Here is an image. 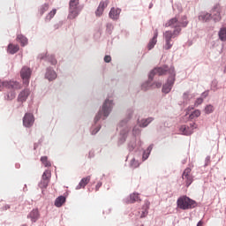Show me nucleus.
Listing matches in <instances>:
<instances>
[{
  "instance_id": "obj_1",
  "label": "nucleus",
  "mask_w": 226,
  "mask_h": 226,
  "mask_svg": "<svg viewBox=\"0 0 226 226\" xmlns=\"http://www.w3.org/2000/svg\"><path fill=\"white\" fill-rule=\"evenodd\" d=\"M188 26V19L186 16H183L181 20L177 17L170 19L168 22L165 23V27H174V31H166L164 33L165 38V50H170L172 49V43H170L172 38H176L181 34V27H186Z\"/></svg>"
},
{
  "instance_id": "obj_2",
  "label": "nucleus",
  "mask_w": 226,
  "mask_h": 226,
  "mask_svg": "<svg viewBox=\"0 0 226 226\" xmlns=\"http://www.w3.org/2000/svg\"><path fill=\"white\" fill-rule=\"evenodd\" d=\"M166 73H170V76L169 77L167 83L162 87V93L166 94L170 93L172 90V86H174V82H176V72L174 68H170L167 66L154 68L149 74L150 80H153V77L154 75H166Z\"/></svg>"
},
{
  "instance_id": "obj_3",
  "label": "nucleus",
  "mask_w": 226,
  "mask_h": 226,
  "mask_svg": "<svg viewBox=\"0 0 226 226\" xmlns=\"http://www.w3.org/2000/svg\"><path fill=\"white\" fill-rule=\"evenodd\" d=\"M177 207L179 209H193L197 207V202L187 196H182L177 200Z\"/></svg>"
},
{
  "instance_id": "obj_4",
  "label": "nucleus",
  "mask_w": 226,
  "mask_h": 226,
  "mask_svg": "<svg viewBox=\"0 0 226 226\" xmlns=\"http://www.w3.org/2000/svg\"><path fill=\"white\" fill-rule=\"evenodd\" d=\"M82 11V6H80L79 0H71L69 2V16L71 19H77L79 13Z\"/></svg>"
},
{
  "instance_id": "obj_5",
  "label": "nucleus",
  "mask_w": 226,
  "mask_h": 226,
  "mask_svg": "<svg viewBox=\"0 0 226 226\" xmlns=\"http://www.w3.org/2000/svg\"><path fill=\"white\" fill-rule=\"evenodd\" d=\"M113 105L114 104L112 103V101L106 100L102 105V109L100 110L99 113L95 116V123H98V121L102 119V116H103L104 117H108V116L110 114V110H112Z\"/></svg>"
},
{
  "instance_id": "obj_6",
  "label": "nucleus",
  "mask_w": 226,
  "mask_h": 226,
  "mask_svg": "<svg viewBox=\"0 0 226 226\" xmlns=\"http://www.w3.org/2000/svg\"><path fill=\"white\" fill-rule=\"evenodd\" d=\"M4 87L6 89H20V84L17 81H3L0 79V91H3Z\"/></svg>"
},
{
  "instance_id": "obj_7",
  "label": "nucleus",
  "mask_w": 226,
  "mask_h": 226,
  "mask_svg": "<svg viewBox=\"0 0 226 226\" xmlns=\"http://www.w3.org/2000/svg\"><path fill=\"white\" fill-rule=\"evenodd\" d=\"M32 71L29 67H23L20 72L21 79L25 86H29V79H31Z\"/></svg>"
},
{
  "instance_id": "obj_8",
  "label": "nucleus",
  "mask_w": 226,
  "mask_h": 226,
  "mask_svg": "<svg viewBox=\"0 0 226 226\" xmlns=\"http://www.w3.org/2000/svg\"><path fill=\"white\" fill-rule=\"evenodd\" d=\"M182 178L185 181V185L188 187L193 183V176H192V169L186 168L182 175Z\"/></svg>"
},
{
  "instance_id": "obj_9",
  "label": "nucleus",
  "mask_w": 226,
  "mask_h": 226,
  "mask_svg": "<svg viewBox=\"0 0 226 226\" xmlns=\"http://www.w3.org/2000/svg\"><path fill=\"white\" fill-rule=\"evenodd\" d=\"M33 124H34V117L31 113H26L23 117V125L31 128Z\"/></svg>"
},
{
  "instance_id": "obj_10",
  "label": "nucleus",
  "mask_w": 226,
  "mask_h": 226,
  "mask_svg": "<svg viewBox=\"0 0 226 226\" xmlns=\"http://www.w3.org/2000/svg\"><path fill=\"white\" fill-rule=\"evenodd\" d=\"M31 94V91L29 89H24L22 90L19 94L18 95V102L20 103H24L29 98V95Z\"/></svg>"
},
{
  "instance_id": "obj_11",
  "label": "nucleus",
  "mask_w": 226,
  "mask_h": 226,
  "mask_svg": "<svg viewBox=\"0 0 226 226\" xmlns=\"http://www.w3.org/2000/svg\"><path fill=\"white\" fill-rule=\"evenodd\" d=\"M91 181V176H87V177H83L79 184L77 185L76 190H80L81 188H86L89 182Z\"/></svg>"
},
{
  "instance_id": "obj_12",
  "label": "nucleus",
  "mask_w": 226,
  "mask_h": 226,
  "mask_svg": "<svg viewBox=\"0 0 226 226\" xmlns=\"http://www.w3.org/2000/svg\"><path fill=\"white\" fill-rule=\"evenodd\" d=\"M120 14H121V9H116V8H111L109 13V18H111L112 20H117V19H119Z\"/></svg>"
},
{
  "instance_id": "obj_13",
  "label": "nucleus",
  "mask_w": 226,
  "mask_h": 226,
  "mask_svg": "<svg viewBox=\"0 0 226 226\" xmlns=\"http://www.w3.org/2000/svg\"><path fill=\"white\" fill-rule=\"evenodd\" d=\"M45 77L48 80H56V79H57V74L54 70L48 69Z\"/></svg>"
},
{
  "instance_id": "obj_14",
  "label": "nucleus",
  "mask_w": 226,
  "mask_h": 226,
  "mask_svg": "<svg viewBox=\"0 0 226 226\" xmlns=\"http://www.w3.org/2000/svg\"><path fill=\"white\" fill-rule=\"evenodd\" d=\"M27 218H30L32 222H34L38 220V218H40V212L38 211V209H34L29 213Z\"/></svg>"
},
{
  "instance_id": "obj_15",
  "label": "nucleus",
  "mask_w": 226,
  "mask_h": 226,
  "mask_svg": "<svg viewBox=\"0 0 226 226\" xmlns=\"http://www.w3.org/2000/svg\"><path fill=\"white\" fill-rule=\"evenodd\" d=\"M158 38V30H155L154 37L152 38V40L149 41L148 43V50H151L152 49H154V46L156 45V41Z\"/></svg>"
},
{
  "instance_id": "obj_16",
  "label": "nucleus",
  "mask_w": 226,
  "mask_h": 226,
  "mask_svg": "<svg viewBox=\"0 0 226 226\" xmlns=\"http://www.w3.org/2000/svg\"><path fill=\"white\" fill-rule=\"evenodd\" d=\"M180 132L183 133V135H192V133H193V128L191 129L190 126L182 125L180 127Z\"/></svg>"
},
{
  "instance_id": "obj_17",
  "label": "nucleus",
  "mask_w": 226,
  "mask_h": 226,
  "mask_svg": "<svg viewBox=\"0 0 226 226\" xmlns=\"http://www.w3.org/2000/svg\"><path fill=\"white\" fill-rule=\"evenodd\" d=\"M66 202V198L64 196H59L55 200L56 207H61Z\"/></svg>"
},
{
  "instance_id": "obj_18",
  "label": "nucleus",
  "mask_w": 226,
  "mask_h": 226,
  "mask_svg": "<svg viewBox=\"0 0 226 226\" xmlns=\"http://www.w3.org/2000/svg\"><path fill=\"white\" fill-rule=\"evenodd\" d=\"M19 45H14V44H9L8 45V49L7 51L9 52V54H17V51L19 50Z\"/></svg>"
},
{
  "instance_id": "obj_19",
  "label": "nucleus",
  "mask_w": 226,
  "mask_h": 226,
  "mask_svg": "<svg viewBox=\"0 0 226 226\" xmlns=\"http://www.w3.org/2000/svg\"><path fill=\"white\" fill-rule=\"evenodd\" d=\"M17 41H19L22 47H26L27 44V38L22 34L17 36Z\"/></svg>"
},
{
  "instance_id": "obj_20",
  "label": "nucleus",
  "mask_w": 226,
  "mask_h": 226,
  "mask_svg": "<svg viewBox=\"0 0 226 226\" xmlns=\"http://www.w3.org/2000/svg\"><path fill=\"white\" fill-rule=\"evenodd\" d=\"M219 40H221V41H226V27H222L220 29L219 33Z\"/></svg>"
},
{
  "instance_id": "obj_21",
  "label": "nucleus",
  "mask_w": 226,
  "mask_h": 226,
  "mask_svg": "<svg viewBox=\"0 0 226 226\" xmlns=\"http://www.w3.org/2000/svg\"><path fill=\"white\" fill-rule=\"evenodd\" d=\"M211 19V14L203 12L201 15L199 16V20L202 22H207V20Z\"/></svg>"
},
{
  "instance_id": "obj_22",
  "label": "nucleus",
  "mask_w": 226,
  "mask_h": 226,
  "mask_svg": "<svg viewBox=\"0 0 226 226\" xmlns=\"http://www.w3.org/2000/svg\"><path fill=\"white\" fill-rule=\"evenodd\" d=\"M41 162L44 165V167H51L52 164L50 163V161H49V157L42 156L41 157Z\"/></svg>"
},
{
  "instance_id": "obj_23",
  "label": "nucleus",
  "mask_w": 226,
  "mask_h": 226,
  "mask_svg": "<svg viewBox=\"0 0 226 226\" xmlns=\"http://www.w3.org/2000/svg\"><path fill=\"white\" fill-rule=\"evenodd\" d=\"M138 200H140L139 197V193H132L130 196V200L129 202L131 204H133L134 202H138Z\"/></svg>"
},
{
  "instance_id": "obj_24",
  "label": "nucleus",
  "mask_w": 226,
  "mask_h": 226,
  "mask_svg": "<svg viewBox=\"0 0 226 226\" xmlns=\"http://www.w3.org/2000/svg\"><path fill=\"white\" fill-rule=\"evenodd\" d=\"M52 174L50 173V170H45L42 174V180L50 181Z\"/></svg>"
},
{
  "instance_id": "obj_25",
  "label": "nucleus",
  "mask_w": 226,
  "mask_h": 226,
  "mask_svg": "<svg viewBox=\"0 0 226 226\" xmlns=\"http://www.w3.org/2000/svg\"><path fill=\"white\" fill-rule=\"evenodd\" d=\"M49 4H42L40 9H39V11L41 13V15H43V13H45V11H49Z\"/></svg>"
},
{
  "instance_id": "obj_26",
  "label": "nucleus",
  "mask_w": 226,
  "mask_h": 226,
  "mask_svg": "<svg viewBox=\"0 0 226 226\" xmlns=\"http://www.w3.org/2000/svg\"><path fill=\"white\" fill-rule=\"evenodd\" d=\"M56 13H57V10L53 9L47 16L46 20H52L54 17L56 16Z\"/></svg>"
},
{
  "instance_id": "obj_27",
  "label": "nucleus",
  "mask_w": 226,
  "mask_h": 226,
  "mask_svg": "<svg viewBox=\"0 0 226 226\" xmlns=\"http://www.w3.org/2000/svg\"><path fill=\"white\" fill-rule=\"evenodd\" d=\"M151 121H153V118L143 119L141 120V123H139V126H141L142 128H146V126H147V124H149Z\"/></svg>"
},
{
  "instance_id": "obj_28",
  "label": "nucleus",
  "mask_w": 226,
  "mask_h": 226,
  "mask_svg": "<svg viewBox=\"0 0 226 226\" xmlns=\"http://www.w3.org/2000/svg\"><path fill=\"white\" fill-rule=\"evenodd\" d=\"M49 183H50V181L41 179L40 184H39V187L42 188V189L47 188V186H49Z\"/></svg>"
},
{
  "instance_id": "obj_29",
  "label": "nucleus",
  "mask_w": 226,
  "mask_h": 226,
  "mask_svg": "<svg viewBox=\"0 0 226 226\" xmlns=\"http://www.w3.org/2000/svg\"><path fill=\"white\" fill-rule=\"evenodd\" d=\"M214 110H215V108L211 104L207 105L205 108L206 114H211L214 112Z\"/></svg>"
},
{
  "instance_id": "obj_30",
  "label": "nucleus",
  "mask_w": 226,
  "mask_h": 226,
  "mask_svg": "<svg viewBox=\"0 0 226 226\" xmlns=\"http://www.w3.org/2000/svg\"><path fill=\"white\" fill-rule=\"evenodd\" d=\"M200 116V110L196 109L190 115V119H195V117H199Z\"/></svg>"
},
{
  "instance_id": "obj_31",
  "label": "nucleus",
  "mask_w": 226,
  "mask_h": 226,
  "mask_svg": "<svg viewBox=\"0 0 226 226\" xmlns=\"http://www.w3.org/2000/svg\"><path fill=\"white\" fill-rule=\"evenodd\" d=\"M107 6H109V2L102 1L98 7L101 8L102 10H105V8H107Z\"/></svg>"
},
{
  "instance_id": "obj_32",
  "label": "nucleus",
  "mask_w": 226,
  "mask_h": 226,
  "mask_svg": "<svg viewBox=\"0 0 226 226\" xmlns=\"http://www.w3.org/2000/svg\"><path fill=\"white\" fill-rule=\"evenodd\" d=\"M140 164L139 163V161L132 159L131 161V167H132V169H137V167H139Z\"/></svg>"
},
{
  "instance_id": "obj_33",
  "label": "nucleus",
  "mask_w": 226,
  "mask_h": 226,
  "mask_svg": "<svg viewBox=\"0 0 226 226\" xmlns=\"http://www.w3.org/2000/svg\"><path fill=\"white\" fill-rule=\"evenodd\" d=\"M103 11H104L103 9L98 7L97 10H96V11H95V15H96L97 17H102V15H103Z\"/></svg>"
},
{
  "instance_id": "obj_34",
  "label": "nucleus",
  "mask_w": 226,
  "mask_h": 226,
  "mask_svg": "<svg viewBox=\"0 0 226 226\" xmlns=\"http://www.w3.org/2000/svg\"><path fill=\"white\" fill-rule=\"evenodd\" d=\"M214 20L215 22H220V20H222V16H220V12L214 14Z\"/></svg>"
},
{
  "instance_id": "obj_35",
  "label": "nucleus",
  "mask_w": 226,
  "mask_h": 226,
  "mask_svg": "<svg viewBox=\"0 0 226 226\" xmlns=\"http://www.w3.org/2000/svg\"><path fill=\"white\" fill-rule=\"evenodd\" d=\"M15 98V92H11V94H8L5 97V100H13Z\"/></svg>"
},
{
  "instance_id": "obj_36",
  "label": "nucleus",
  "mask_w": 226,
  "mask_h": 226,
  "mask_svg": "<svg viewBox=\"0 0 226 226\" xmlns=\"http://www.w3.org/2000/svg\"><path fill=\"white\" fill-rule=\"evenodd\" d=\"M204 102V99H202V97H200L196 100L195 102V105L199 106V105H202V102Z\"/></svg>"
},
{
  "instance_id": "obj_37",
  "label": "nucleus",
  "mask_w": 226,
  "mask_h": 226,
  "mask_svg": "<svg viewBox=\"0 0 226 226\" xmlns=\"http://www.w3.org/2000/svg\"><path fill=\"white\" fill-rule=\"evenodd\" d=\"M112 61V57L109 55L104 56V62L105 63H110Z\"/></svg>"
},
{
  "instance_id": "obj_38",
  "label": "nucleus",
  "mask_w": 226,
  "mask_h": 226,
  "mask_svg": "<svg viewBox=\"0 0 226 226\" xmlns=\"http://www.w3.org/2000/svg\"><path fill=\"white\" fill-rule=\"evenodd\" d=\"M184 100H188L190 98V92H185L183 94Z\"/></svg>"
},
{
  "instance_id": "obj_39",
  "label": "nucleus",
  "mask_w": 226,
  "mask_h": 226,
  "mask_svg": "<svg viewBox=\"0 0 226 226\" xmlns=\"http://www.w3.org/2000/svg\"><path fill=\"white\" fill-rule=\"evenodd\" d=\"M106 27L108 31H112V29H114V26L111 23H108Z\"/></svg>"
},
{
  "instance_id": "obj_40",
  "label": "nucleus",
  "mask_w": 226,
  "mask_h": 226,
  "mask_svg": "<svg viewBox=\"0 0 226 226\" xmlns=\"http://www.w3.org/2000/svg\"><path fill=\"white\" fill-rule=\"evenodd\" d=\"M146 216H147V210H144L141 215H140V218H146Z\"/></svg>"
},
{
  "instance_id": "obj_41",
  "label": "nucleus",
  "mask_w": 226,
  "mask_h": 226,
  "mask_svg": "<svg viewBox=\"0 0 226 226\" xmlns=\"http://www.w3.org/2000/svg\"><path fill=\"white\" fill-rule=\"evenodd\" d=\"M102 182H98L97 185H95V190L96 192H98V190H100V188H102Z\"/></svg>"
},
{
  "instance_id": "obj_42",
  "label": "nucleus",
  "mask_w": 226,
  "mask_h": 226,
  "mask_svg": "<svg viewBox=\"0 0 226 226\" xmlns=\"http://www.w3.org/2000/svg\"><path fill=\"white\" fill-rule=\"evenodd\" d=\"M147 158H149V153L144 152V154H143V160H147Z\"/></svg>"
},
{
  "instance_id": "obj_43",
  "label": "nucleus",
  "mask_w": 226,
  "mask_h": 226,
  "mask_svg": "<svg viewBox=\"0 0 226 226\" xmlns=\"http://www.w3.org/2000/svg\"><path fill=\"white\" fill-rule=\"evenodd\" d=\"M189 127H191V129L193 128V130H195V128H197V125L195 124V123H192L190 124Z\"/></svg>"
},
{
  "instance_id": "obj_44",
  "label": "nucleus",
  "mask_w": 226,
  "mask_h": 226,
  "mask_svg": "<svg viewBox=\"0 0 226 226\" xmlns=\"http://www.w3.org/2000/svg\"><path fill=\"white\" fill-rule=\"evenodd\" d=\"M197 226H204V222L200 221L197 224Z\"/></svg>"
},
{
  "instance_id": "obj_45",
  "label": "nucleus",
  "mask_w": 226,
  "mask_h": 226,
  "mask_svg": "<svg viewBox=\"0 0 226 226\" xmlns=\"http://www.w3.org/2000/svg\"><path fill=\"white\" fill-rule=\"evenodd\" d=\"M155 86H156V87H162V83H161V82H157V83L155 84Z\"/></svg>"
},
{
  "instance_id": "obj_46",
  "label": "nucleus",
  "mask_w": 226,
  "mask_h": 226,
  "mask_svg": "<svg viewBox=\"0 0 226 226\" xmlns=\"http://www.w3.org/2000/svg\"><path fill=\"white\" fill-rule=\"evenodd\" d=\"M6 209H10V207L8 206V205H6L5 207H4V210L6 211Z\"/></svg>"
},
{
  "instance_id": "obj_47",
  "label": "nucleus",
  "mask_w": 226,
  "mask_h": 226,
  "mask_svg": "<svg viewBox=\"0 0 226 226\" xmlns=\"http://www.w3.org/2000/svg\"><path fill=\"white\" fill-rule=\"evenodd\" d=\"M151 149H153V147H148V148H147V151H151Z\"/></svg>"
},
{
  "instance_id": "obj_48",
  "label": "nucleus",
  "mask_w": 226,
  "mask_h": 226,
  "mask_svg": "<svg viewBox=\"0 0 226 226\" xmlns=\"http://www.w3.org/2000/svg\"><path fill=\"white\" fill-rule=\"evenodd\" d=\"M56 63H57V61L54 60V61L52 62V64H56Z\"/></svg>"
},
{
  "instance_id": "obj_49",
  "label": "nucleus",
  "mask_w": 226,
  "mask_h": 226,
  "mask_svg": "<svg viewBox=\"0 0 226 226\" xmlns=\"http://www.w3.org/2000/svg\"><path fill=\"white\" fill-rule=\"evenodd\" d=\"M146 85H142V89H144V91H146V88L145 87Z\"/></svg>"
}]
</instances>
